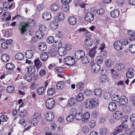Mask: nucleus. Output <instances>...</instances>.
<instances>
[{"instance_id":"18","label":"nucleus","mask_w":135,"mask_h":135,"mask_svg":"<svg viewBox=\"0 0 135 135\" xmlns=\"http://www.w3.org/2000/svg\"><path fill=\"white\" fill-rule=\"evenodd\" d=\"M111 16L114 18L118 17L119 15V12L118 10L115 9L112 11L110 13Z\"/></svg>"},{"instance_id":"63","label":"nucleus","mask_w":135,"mask_h":135,"mask_svg":"<svg viewBox=\"0 0 135 135\" xmlns=\"http://www.w3.org/2000/svg\"><path fill=\"white\" fill-rule=\"evenodd\" d=\"M27 112L26 111L24 110L23 111H21L20 114V115L22 117H25L26 115Z\"/></svg>"},{"instance_id":"46","label":"nucleus","mask_w":135,"mask_h":135,"mask_svg":"<svg viewBox=\"0 0 135 135\" xmlns=\"http://www.w3.org/2000/svg\"><path fill=\"white\" fill-rule=\"evenodd\" d=\"M69 6L68 5H66L64 4H62L61 9L64 11L67 12L68 11L69 9Z\"/></svg>"},{"instance_id":"29","label":"nucleus","mask_w":135,"mask_h":135,"mask_svg":"<svg viewBox=\"0 0 135 135\" xmlns=\"http://www.w3.org/2000/svg\"><path fill=\"white\" fill-rule=\"evenodd\" d=\"M65 82L64 81H59L56 85L57 88L58 89H62L64 88Z\"/></svg>"},{"instance_id":"39","label":"nucleus","mask_w":135,"mask_h":135,"mask_svg":"<svg viewBox=\"0 0 135 135\" xmlns=\"http://www.w3.org/2000/svg\"><path fill=\"white\" fill-rule=\"evenodd\" d=\"M128 126L127 125L122 124L119 126L117 128V130L119 132H122L123 130L127 128Z\"/></svg>"},{"instance_id":"48","label":"nucleus","mask_w":135,"mask_h":135,"mask_svg":"<svg viewBox=\"0 0 135 135\" xmlns=\"http://www.w3.org/2000/svg\"><path fill=\"white\" fill-rule=\"evenodd\" d=\"M107 132V128L103 127L100 128L99 130L100 134L102 135L106 134Z\"/></svg>"},{"instance_id":"37","label":"nucleus","mask_w":135,"mask_h":135,"mask_svg":"<svg viewBox=\"0 0 135 135\" xmlns=\"http://www.w3.org/2000/svg\"><path fill=\"white\" fill-rule=\"evenodd\" d=\"M8 120V118L6 115H2L0 116V124H1V122L7 121Z\"/></svg>"},{"instance_id":"19","label":"nucleus","mask_w":135,"mask_h":135,"mask_svg":"<svg viewBox=\"0 0 135 135\" xmlns=\"http://www.w3.org/2000/svg\"><path fill=\"white\" fill-rule=\"evenodd\" d=\"M114 47L115 49L117 50H120L122 49V42L118 41L116 42L114 44Z\"/></svg>"},{"instance_id":"15","label":"nucleus","mask_w":135,"mask_h":135,"mask_svg":"<svg viewBox=\"0 0 135 135\" xmlns=\"http://www.w3.org/2000/svg\"><path fill=\"white\" fill-rule=\"evenodd\" d=\"M117 108V105L115 103L112 102L110 103L108 106L109 110L110 111H114Z\"/></svg>"},{"instance_id":"4","label":"nucleus","mask_w":135,"mask_h":135,"mask_svg":"<svg viewBox=\"0 0 135 135\" xmlns=\"http://www.w3.org/2000/svg\"><path fill=\"white\" fill-rule=\"evenodd\" d=\"M55 101L52 98L48 99L46 102V107L48 109H51L54 108L55 105Z\"/></svg>"},{"instance_id":"24","label":"nucleus","mask_w":135,"mask_h":135,"mask_svg":"<svg viewBox=\"0 0 135 135\" xmlns=\"http://www.w3.org/2000/svg\"><path fill=\"white\" fill-rule=\"evenodd\" d=\"M59 4L57 3H54L50 6L51 9L54 11H56L59 9Z\"/></svg>"},{"instance_id":"54","label":"nucleus","mask_w":135,"mask_h":135,"mask_svg":"<svg viewBox=\"0 0 135 135\" xmlns=\"http://www.w3.org/2000/svg\"><path fill=\"white\" fill-rule=\"evenodd\" d=\"M64 14L62 12H60L58 13V20L61 21L62 20H64L65 18Z\"/></svg>"},{"instance_id":"6","label":"nucleus","mask_w":135,"mask_h":135,"mask_svg":"<svg viewBox=\"0 0 135 135\" xmlns=\"http://www.w3.org/2000/svg\"><path fill=\"white\" fill-rule=\"evenodd\" d=\"M85 55V52L82 50L76 52L75 54V57L76 58L78 59H82Z\"/></svg>"},{"instance_id":"45","label":"nucleus","mask_w":135,"mask_h":135,"mask_svg":"<svg viewBox=\"0 0 135 135\" xmlns=\"http://www.w3.org/2000/svg\"><path fill=\"white\" fill-rule=\"evenodd\" d=\"M76 102V100L73 98H70L68 100L69 105L70 106L73 105Z\"/></svg>"},{"instance_id":"51","label":"nucleus","mask_w":135,"mask_h":135,"mask_svg":"<svg viewBox=\"0 0 135 135\" xmlns=\"http://www.w3.org/2000/svg\"><path fill=\"white\" fill-rule=\"evenodd\" d=\"M7 92L9 93H13L15 90V88L12 86H10L8 87L6 89Z\"/></svg>"},{"instance_id":"13","label":"nucleus","mask_w":135,"mask_h":135,"mask_svg":"<svg viewBox=\"0 0 135 135\" xmlns=\"http://www.w3.org/2000/svg\"><path fill=\"white\" fill-rule=\"evenodd\" d=\"M100 69V66L98 64H94L91 68V71L94 73H98Z\"/></svg>"},{"instance_id":"61","label":"nucleus","mask_w":135,"mask_h":135,"mask_svg":"<svg viewBox=\"0 0 135 135\" xmlns=\"http://www.w3.org/2000/svg\"><path fill=\"white\" fill-rule=\"evenodd\" d=\"M1 46L3 49H6L8 48V43L6 42H3L1 44Z\"/></svg>"},{"instance_id":"42","label":"nucleus","mask_w":135,"mask_h":135,"mask_svg":"<svg viewBox=\"0 0 135 135\" xmlns=\"http://www.w3.org/2000/svg\"><path fill=\"white\" fill-rule=\"evenodd\" d=\"M15 58L18 60H21L24 58V55L21 53H18L16 55Z\"/></svg>"},{"instance_id":"26","label":"nucleus","mask_w":135,"mask_h":135,"mask_svg":"<svg viewBox=\"0 0 135 135\" xmlns=\"http://www.w3.org/2000/svg\"><path fill=\"white\" fill-rule=\"evenodd\" d=\"M48 57V55L46 52L42 53L40 55V58L41 60L43 61H46Z\"/></svg>"},{"instance_id":"52","label":"nucleus","mask_w":135,"mask_h":135,"mask_svg":"<svg viewBox=\"0 0 135 135\" xmlns=\"http://www.w3.org/2000/svg\"><path fill=\"white\" fill-rule=\"evenodd\" d=\"M57 51L55 49H52L50 50L49 53L52 57H54L56 55L57 53Z\"/></svg>"},{"instance_id":"36","label":"nucleus","mask_w":135,"mask_h":135,"mask_svg":"<svg viewBox=\"0 0 135 135\" xmlns=\"http://www.w3.org/2000/svg\"><path fill=\"white\" fill-rule=\"evenodd\" d=\"M36 37L39 39L42 38L44 36V32H41L39 30L37 31L35 33Z\"/></svg>"},{"instance_id":"32","label":"nucleus","mask_w":135,"mask_h":135,"mask_svg":"<svg viewBox=\"0 0 135 135\" xmlns=\"http://www.w3.org/2000/svg\"><path fill=\"white\" fill-rule=\"evenodd\" d=\"M6 68L8 70H12L15 68L14 65L11 63H8L6 65Z\"/></svg>"},{"instance_id":"5","label":"nucleus","mask_w":135,"mask_h":135,"mask_svg":"<svg viewBox=\"0 0 135 135\" xmlns=\"http://www.w3.org/2000/svg\"><path fill=\"white\" fill-rule=\"evenodd\" d=\"M66 47H60L58 50L57 52L59 55L61 56H64L66 53L67 50H70V48Z\"/></svg>"},{"instance_id":"27","label":"nucleus","mask_w":135,"mask_h":135,"mask_svg":"<svg viewBox=\"0 0 135 135\" xmlns=\"http://www.w3.org/2000/svg\"><path fill=\"white\" fill-rule=\"evenodd\" d=\"M94 95L98 96H101L102 94V89L100 88H96L94 90Z\"/></svg>"},{"instance_id":"59","label":"nucleus","mask_w":135,"mask_h":135,"mask_svg":"<svg viewBox=\"0 0 135 135\" xmlns=\"http://www.w3.org/2000/svg\"><path fill=\"white\" fill-rule=\"evenodd\" d=\"M129 118L131 123L135 122V114H131L129 116Z\"/></svg>"},{"instance_id":"16","label":"nucleus","mask_w":135,"mask_h":135,"mask_svg":"<svg viewBox=\"0 0 135 135\" xmlns=\"http://www.w3.org/2000/svg\"><path fill=\"white\" fill-rule=\"evenodd\" d=\"M123 115V114L121 112L117 111L113 114V117L116 119L118 120L121 119Z\"/></svg>"},{"instance_id":"41","label":"nucleus","mask_w":135,"mask_h":135,"mask_svg":"<svg viewBox=\"0 0 135 135\" xmlns=\"http://www.w3.org/2000/svg\"><path fill=\"white\" fill-rule=\"evenodd\" d=\"M97 48L96 47H93L90 51L89 53V56L91 57H94L96 53L95 49Z\"/></svg>"},{"instance_id":"28","label":"nucleus","mask_w":135,"mask_h":135,"mask_svg":"<svg viewBox=\"0 0 135 135\" xmlns=\"http://www.w3.org/2000/svg\"><path fill=\"white\" fill-rule=\"evenodd\" d=\"M25 54L26 57L30 59L32 57L33 53L32 50H28L26 51Z\"/></svg>"},{"instance_id":"40","label":"nucleus","mask_w":135,"mask_h":135,"mask_svg":"<svg viewBox=\"0 0 135 135\" xmlns=\"http://www.w3.org/2000/svg\"><path fill=\"white\" fill-rule=\"evenodd\" d=\"M58 23L56 22H53L51 23L50 24V27L53 29H56L57 27Z\"/></svg>"},{"instance_id":"8","label":"nucleus","mask_w":135,"mask_h":135,"mask_svg":"<svg viewBox=\"0 0 135 135\" xmlns=\"http://www.w3.org/2000/svg\"><path fill=\"white\" fill-rule=\"evenodd\" d=\"M92 12H93L94 14L98 15H102L104 13V10L102 8H100L98 9L95 8H92L91 9Z\"/></svg>"},{"instance_id":"55","label":"nucleus","mask_w":135,"mask_h":135,"mask_svg":"<svg viewBox=\"0 0 135 135\" xmlns=\"http://www.w3.org/2000/svg\"><path fill=\"white\" fill-rule=\"evenodd\" d=\"M129 50L132 54L135 53V45H130Z\"/></svg>"},{"instance_id":"60","label":"nucleus","mask_w":135,"mask_h":135,"mask_svg":"<svg viewBox=\"0 0 135 135\" xmlns=\"http://www.w3.org/2000/svg\"><path fill=\"white\" fill-rule=\"evenodd\" d=\"M112 62L109 59L106 60L105 62V64L107 67H110L112 65Z\"/></svg>"},{"instance_id":"10","label":"nucleus","mask_w":135,"mask_h":135,"mask_svg":"<svg viewBox=\"0 0 135 135\" xmlns=\"http://www.w3.org/2000/svg\"><path fill=\"white\" fill-rule=\"evenodd\" d=\"M54 118V114L51 112H47L45 115L46 119L49 122L52 120Z\"/></svg>"},{"instance_id":"64","label":"nucleus","mask_w":135,"mask_h":135,"mask_svg":"<svg viewBox=\"0 0 135 135\" xmlns=\"http://www.w3.org/2000/svg\"><path fill=\"white\" fill-rule=\"evenodd\" d=\"M120 98L119 95H115V96H113L112 97V99L113 101L118 102V100H119Z\"/></svg>"},{"instance_id":"57","label":"nucleus","mask_w":135,"mask_h":135,"mask_svg":"<svg viewBox=\"0 0 135 135\" xmlns=\"http://www.w3.org/2000/svg\"><path fill=\"white\" fill-rule=\"evenodd\" d=\"M30 122L31 123H32L33 125L35 126L38 123L37 119L34 118H32L31 119Z\"/></svg>"},{"instance_id":"62","label":"nucleus","mask_w":135,"mask_h":135,"mask_svg":"<svg viewBox=\"0 0 135 135\" xmlns=\"http://www.w3.org/2000/svg\"><path fill=\"white\" fill-rule=\"evenodd\" d=\"M129 129H126V133L127 134H129L130 135H135V130H133L131 132H129Z\"/></svg>"},{"instance_id":"23","label":"nucleus","mask_w":135,"mask_h":135,"mask_svg":"<svg viewBox=\"0 0 135 135\" xmlns=\"http://www.w3.org/2000/svg\"><path fill=\"white\" fill-rule=\"evenodd\" d=\"M38 48L42 51H44L46 50L47 46L46 44L44 42H41L38 44Z\"/></svg>"},{"instance_id":"9","label":"nucleus","mask_w":135,"mask_h":135,"mask_svg":"<svg viewBox=\"0 0 135 135\" xmlns=\"http://www.w3.org/2000/svg\"><path fill=\"white\" fill-rule=\"evenodd\" d=\"M101 73H102V74L100 76L99 82L100 85H104L107 81V76L104 74H103V72Z\"/></svg>"},{"instance_id":"25","label":"nucleus","mask_w":135,"mask_h":135,"mask_svg":"<svg viewBox=\"0 0 135 135\" xmlns=\"http://www.w3.org/2000/svg\"><path fill=\"white\" fill-rule=\"evenodd\" d=\"M124 67L125 65L123 63H120L116 64L115 68L117 70L120 71L123 70Z\"/></svg>"},{"instance_id":"17","label":"nucleus","mask_w":135,"mask_h":135,"mask_svg":"<svg viewBox=\"0 0 135 135\" xmlns=\"http://www.w3.org/2000/svg\"><path fill=\"white\" fill-rule=\"evenodd\" d=\"M42 18L46 21L50 20L51 18V14L49 12H45L42 15Z\"/></svg>"},{"instance_id":"34","label":"nucleus","mask_w":135,"mask_h":135,"mask_svg":"<svg viewBox=\"0 0 135 135\" xmlns=\"http://www.w3.org/2000/svg\"><path fill=\"white\" fill-rule=\"evenodd\" d=\"M84 84L82 82L77 83L76 85V87L77 89L79 91H81L83 90Z\"/></svg>"},{"instance_id":"20","label":"nucleus","mask_w":135,"mask_h":135,"mask_svg":"<svg viewBox=\"0 0 135 135\" xmlns=\"http://www.w3.org/2000/svg\"><path fill=\"white\" fill-rule=\"evenodd\" d=\"M68 21L69 23L71 25H75L77 22V19L74 17L71 16L69 18Z\"/></svg>"},{"instance_id":"7","label":"nucleus","mask_w":135,"mask_h":135,"mask_svg":"<svg viewBox=\"0 0 135 135\" xmlns=\"http://www.w3.org/2000/svg\"><path fill=\"white\" fill-rule=\"evenodd\" d=\"M119 104L121 105H124L128 102V98L125 95H123L121 97L119 100Z\"/></svg>"},{"instance_id":"12","label":"nucleus","mask_w":135,"mask_h":135,"mask_svg":"<svg viewBox=\"0 0 135 135\" xmlns=\"http://www.w3.org/2000/svg\"><path fill=\"white\" fill-rule=\"evenodd\" d=\"M134 71L133 69L129 68L126 73V76L127 78H131L134 76L133 73Z\"/></svg>"},{"instance_id":"11","label":"nucleus","mask_w":135,"mask_h":135,"mask_svg":"<svg viewBox=\"0 0 135 135\" xmlns=\"http://www.w3.org/2000/svg\"><path fill=\"white\" fill-rule=\"evenodd\" d=\"M94 15L90 12L87 13L85 16V19L88 21H91L94 19Z\"/></svg>"},{"instance_id":"3","label":"nucleus","mask_w":135,"mask_h":135,"mask_svg":"<svg viewBox=\"0 0 135 135\" xmlns=\"http://www.w3.org/2000/svg\"><path fill=\"white\" fill-rule=\"evenodd\" d=\"M63 61L64 63L67 65H73L75 62V59L70 56H68L65 58Z\"/></svg>"},{"instance_id":"30","label":"nucleus","mask_w":135,"mask_h":135,"mask_svg":"<svg viewBox=\"0 0 135 135\" xmlns=\"http://www.w3.org/2000/svg\"><path fill=\"white\" fill-rule=\"evenodd\" d=\"M1 59L3 62H7L9 60V57L7 54H4L2 55Z\"/></svg>"},{"instance_id":"14","label":"nucleus","mask_w":135,"mask_h":135,"mask_svg":"<svg viewBox=\"0 0 135 135\" xmlns=\"http://www.w3.org/2000/svg\"><path fill=\"white\" fill-rule=\"evenodd\" d=\"M128 34L129 35V40L130 41H133L135 40V32H132L131 30L127 31Z\"/></svg>"},{"instance_id":"21","label":"nucleus","mask_w":135,"mask_h":135,"mask_svg":"<svg viewBox=\"0 0 135 135\" xmlns=\"http://www.w3.org/2000/svg\"><path fill=\"white\" fill-rule=\"evenodd\" d=\"M84 43L85 46L90 47L93 44V41L91 39L89 38H88L85 40L84 41Z\"/></svg>"},{"instance_id":"38","label":"nucleus","mask_w":135,"mask_h":135,"mask_svg":"<svg viewBox=\"0 0 135 135\" xmlns=\"http://www.w3.org/2000/svg\"><path fill=\"white\" fill-rule=\"evenodd\" d=\"M84 98L83 94L82 93H79L76 96V99L78 102H80L82 101Z\"/></svg>"},{"instance_id":"58","label":"nucleus","mask_w":135,"mask_h":135,"mask_svg":"<svg viewBox=\"0 0 135 135\" xmlns=\"http://www.w3.org/2000/svg\"><path fill=\"white\" fill-rule=\"evenodd\" d=\"M54 38L52 36L48 37L47 39V42L49 44H52L54 42Z\"/></svg>"},{"instance_id":"31","label":"nucleus","mask_w":135,"mask_h":135,"mask_svg":"<svg viewBox=\"0 0 135 135\" xmlns=\"http://www.w3.org/2000/svg\"><path fill=\"white\" fill-rule=\"evenodd\" d=\"M90 114L89 112H86L83 115V119L82 121L86 122V121L90 118Z\"/></svg>"},{"instance_id":"44","label":"nucleus","mask_w":135,"mask_h":135,"mask_svg":"<svg viewBox=\"0 0 135 135\" xmlns=\"http://www.w3.org/2000/svg\"><path fill=\"white\" fill-rule=\"evenodd\" d=\"M95 62L98 64H102L103 61V58L100 56H97L95 59Z\"/></svg>"},{"instance_id":"56","label":"nucleus","mask_w":135,"mask_h":135,"mask_svg":"<svg viewBox=\"0 0 135 135\" xmlns=\"http://www.w3.org/2000/svg\"><path fill=\"white\" fill-rule=\"evenodd\" d=\"M75 118L74 116L70 114L67 117L66 120L68 122H71L74 120Z\"/></svg>"},{"instance_id":"49","label":"nucleus","mask_w":135,"mask_h":135,"mask_svg":"<svg viewBox=\"0 0 135 135\" xmlns=\"http://www.w3.org/2000/svg\"><path fill=\"white\" fill-rule=\"evenodd\" d=\"M89 57L87 56L83 57V59L81 60V62L83 64H86L89 62Z\"/></svg>"},{"instance_id":"47","label":"nucleus","mask_w":135,"mask_h":135,"mask_svg":"<svg viewBox=\"0 0 135 135\" xmlns=\"http://www.w3.org/2000/svg\"><path fill=\"white\" fill-rule=\"evenodd\" d=\"M24 79L28 82H30L32 80V76L30 73L26 74L24 78Z\"/></svg>"},{"instance_id":"53","label":"nucleus","mask_w":135,"mask_h":135,"mask_svg":"<svg viewBox=\"0 0 135 135\" xmlns=\"http://www.w3.org/2000/svg\"><path fill=\"white\" fill-rule=\"evenodd\" d=\"M44 88L43 87L39 88L37 90V94L39 95L42 94L44 92Z\"/></svg>"},{"instance_id":"33","label":"nucleus","mask_w":135,"mask_h":135,"mask_svg":"<svg viewBox=\"0 0 135 135\" xmlns=\"http://www.w3.org/2000/svg\"><path fill=\"white\" fill-rule=\"evenodd\" d=\"M55 93V90L54 88H49L47 91V94L49 96H52L54 95Z\"/></svg>"},{"instance_id":"43","label":"nucleus","mask_w":135,"mask_h":135,"mask_svg":"<svg viewBox=\"0 0 135 135\" xmlns=\"http://www.w3.org/2000/svg\"><path fill=\"white\" fill-rule=\"evenodd\" d=\"M36 71L35 68V67L30 66L28 68V72L31 74H34Z\"/></svg>"},{"instance_id":"2","label":"nucleus","mask_w":135,"mask_h":135,"mask_svg":"<svg viewBox=\"0 0 135 135\" xmlns=\"http://www.w3.org/2000/svg\"><path fill=\"white\" fill-rule=\"evenodd\" d=\"M18 28L21 34H23L28 29V25L25 22H21L19 25Z\"/></svg>"},{"instance_id":"1","label":"nucleus","mask_w":135,"mask_h":135,"mask_svg":"<svg viewBox=\"0 0 135 135\" xmlns=\"http://www.w3.org/2000/svg\"><path fill=\"white\" fill-rule=\"evenodd\" d=\"M98 103L97 100L93 99H89L86 100L85 105L86 108L88 109L95 108L97 106Z\"/></svg>"},{"instance_id":"50","label":"nucleus","mask_w":135,"mask_h":135,"mask_svg":"<svg viewBox=\"0 0 135 135\" xmlns=\"http://www.w3.org/2000/svg\"><path fill=\"white\" fill-rule=\"evenodd\" d=\"M75 118L77 120H79L83 119V114L81 113H77L75 116Z\"/></svg>"},{"instance_id":"22","label":"nucleus","mask_w":135,"mask_h":135,"mask_svg":"<svg viewBox=\"0 0 135 135\" xmlns=\"http://www.w3.org/2000/svg\"><path fill=\"white\" fill-rule=\"evenodd\" d=\"M35 66L37 70L39 69V68L42 66V63L40 62L39 59L35 60L34 61Z\"/></svg>"},{"instance_id":"35","label":"nucleus","mask_w":135,"mask_h":135,"mask_svg":"<svg viewBox=\"0 0 135 135\" xmlns=\"http://www.w3.org/2000/svg\"><path fill=\"white\" fill-rule=\"evenodd\" d=\"M53 45L55 47L59 49L60 47H61V46L62 45V43L60 41H55L54 42Z\"/></svg>"}]
</instances>
